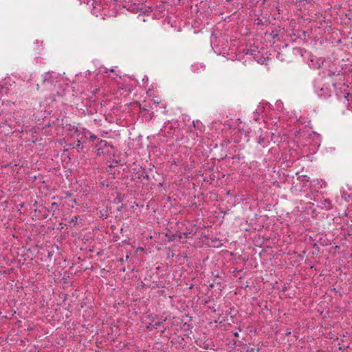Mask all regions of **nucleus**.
Masks as SVG:
<instances>
[{
  "label": "nucleus",
  "instance_id": "10",
  "mask_svg": "<svg viewBox=\"0 0 352 352\" xmlns=\"http://www.w3.org/2000/svg\"><path fill=\"white\" fill-rule=\"evenodd\" d=\"M257 142H258V144L261 145L263 147L266 146L267 145V144L269 143L268 140L266 138L263 137V136H259Z\"/></svg>",
  "mask_w": 352,
  "mask_h": 352
},
{
  "label": "nucleus",
  "instance_id": "5",
  "mask_svg": "<svg viewBox=\"0 0 352 352\" xmlns=\"http://www.w3.org/2000/svg\"><path fill=\"white\" fill-rule=\"evenodd\" d=\"M245 53L246 55L252 56V58L259 63L263 64L265 61V58L261 56V54L257 47L254 49H247Z\"/></svg>",
  "mask_w": 352,
  "mask_h": 352
},
{
  "label": "nucleus",
  "instance_id": "25",
  "mask_svg": "<svg viewBox=\"0 0 352 352\" xmlns=\"http://www.w3.org/2000/svg\"><path fill=\"white\" fill-rule=\"evenodd\" d=\"M129 258V254H127V255L126 256L125 260H127Z\"/></svg>",
  "mask_w": 352,
  "mask_h": 352
},
{
  "label": "nucleus",
  "instance_id": "3",
  "mask_svg": "<svg viewBox=\"0 0 352 352\" xmlns=\"http://www.w3.org/2000/svg\"><path fill=\"white\" fill-rule=\"evenodd\" d=\"M179 124L177 121L172 120L165 122L163 128L162 129L163 131L164 135L168 138L173 137L175 135V133L178 129Z\"/></svg>",
  "mask_w": 352,
  "mask_h": 352
},
{
  "label": "nucleus",
  "instance_id": "17",
  "mask_svg": "<svg viewBox=\"0 0 352 352\" xmlns=\"http://www.w3.org/2000/svg\"><path fill=\"white\" fill-rule=\"evenodd\" d=\"M192 69L193 72H196L197 69H198V68L197 67L196 65H192Z\"/></svg>",
  "mask_w": 352,
  "mask_h": 352
},
{
  "label": "nucleus",
  "instance_id": "29",
  "mask_svg": "<svg viewBox=\"0 0 352 352\" xmlns=\"http://www.w3.org/2000/svg\"><path fill=\"white\" fill-rule=\"evenodd\" d=\"M164 331H165V329L164 328L163 329H162V330H161V332H162V333H164Z\"/></svg>",
  "mask_w": 352,
  "mask_h": 352
},
{
  "label": "nucleus",
  "instance_id": "28",
  "mask_svg": "<svg viewBox=\"0 0 352 352\" xmlns=\"http://www.w3.org/2000/svg\"><path fill=\"white\" fill-rule=\"evenodd\" d=\"M35 45H37L38 44V41H36L35 43H34Z\"/></svg>",
  "mask_w": 352,
  "mask_h": 352
},
{
  "label": "nucleus",
  "instance_id": "7",
  "mask_svg": "<svg viewBox=\"0 0 352 352\" xmlns=\"http://www.w3.org/2000/svg\"><path fill=\"white\" fill-rule=\"evenodd\" d=\"M318 207L321 209L329 210L332 208L331 201L329 199H324L319 202Z\"/></svg>",
  "mask_w": 352,
  "mask_h": 352
},
{
  "label": "nucleus",
  "instance_id": "13",
  "mask_svg": "<svg viewBox=\"0 0 352 352\" xmlns=\"http://www.w3.org/2000/svg\"><path fill=\"white\" fill-rule=\"evenodd\" d=\"M283 102L281 101H277L276 103V107L278 111H280L283 108Z\"/></svg>",
  "mask_w": 352,
  "mask_h": 352
},
{
  "label": "nucleus",
  "instance_id": "27",
  "mask_svg": "<svg viewBox=\"0 0 352 352\" xmlns=\"http://www.w3.org/2000/svg\"><path fill=\"white\" fill-rule=\"evenodd\" d=\"M234 336H236V337H237V336H239V334H238V333H234Z\"/></svg>",
  "mask_w": 352,
  "mask_h": 352
},
{
  "label": "nucleus",
  "instance_id": "30",
  "mask_svg": "<svg viewBox=\"0 0 352 352\" xmlns=\"http://www.w3.org/2000/svg\"><path fill=\"white\" fill-rule=\"evenodd\" d=\"M110 71H111V72H114V69H110Z\"/></svg>",
  "mask_w": 352,
  "mask_h": 352
},
{
  "label": "nucleus",
  "instance_id": "19",
  "mask_svg": "<svg viewBox=\"0 0 352 352\" xmlns=\"http://www.w3.org/2000/svg\"><path fill=\"white\" fill-rule=\"evenodd\" d=\"M291 334V331L290 330H287L286 332H285V335L286 336H289Z\"/></svg>",
  "mask_w": 352,
  "mask_h": 352
},
{
  "label": "nucleus",
  "instance_id": "2",
  "mask_svg": "<svg viewBox=\"0 0 352 352\" xmlns=\"http://www.w3.org/2000/svg\"><path fill=\"white\" fill-rule=\"evenodd\" d=\"M62 79V76L54 72H45L43 75V82L46 86L56 87V85H59Z\"/></svg>",
  "mask_w": 352,
  "mask_h": 352
},
{
  "label": "nucleus",
  "instance_id": "16",
  "mask_svg": "<svg viewBox=\"0 0 352 352\" xmlns=\"http://www.w3.org/2000/svg\"><path fill=\"white\" fill-rule=\"evenodd\" d=\"M77 221H78V217H77V216H74V217H72V222L76 223V222H77Z\"/></svg>",
  "mask_w": 352,
  "mask_h": 352
},
{
  "label": "nucleus",
  "instance_id": "26",
  "mask_svg": "<svg viewBox=\"0 0 352 352\" xmlns=\"http://www.w3.org/2000/svg\"><path fill=\"white\" fill-rule=\"evenodd\" d=\"M120 261L121 263H123V262L124 261V258H120Z\"/></svg>",
  "mask_w": 352,
  "mask_h": 352
},
{
  "label": "nucleus",
  "instance_id": "24",
  "mask_svg": "<svg viewBox=\"0 0 352 352\" xmlns=\"http://www.w3.org/2000/svg\"><path fill=\"white\" fill-rule=\"evenodd\" d=\"M129 258V254H127V255L126 256L125 260H127Z\"/></svg>",
  "mask_w": 352,
  "mask_h": 352
},
{
  "label": "nucleus",
  "instance_id": "20",
  "mask_svg": "<svg viewBox=\"0 0 352 352\" xmlns=\"http://www.w3.org/2000/svg\"><path fill=\"white\" fill-rule=\"evenodd\" d=\"M75 132H76V133H78V136H79V135H80V134H79V132H80V131H79V130L76 129V131H75Z\"/></svg>",
  "mask_w": 352,
  "mask_h": 352
},
{
  "label": "nucleus",
  "instance_id": "23",
  "mask_svg": "<svg viewBox=\"0 0 352 352\" xmlns=\"http://www.w3.org/2000/svg\"><path fill=\"white\" fill-rule=\"evenodd\" d=\"M211 44H212V45H215V44H214V41L211 40Z\"/></svg>",
  "mask_w": 352,
  "mask_h": 352
},
{
  "label": "nucleus",
  "instance_id": "15",
  "mask_svg": "<svg viewBox=\"0 0 352 352\" xmlns=\"http://www.w3.org/2000/svg\"><path fill=\"white\" fill-rule=\"evenodd\" d=\"M81 145H82V142H80V140L78 139L77 141L74 142L73 147L74 148L80 147Z\"/></svg>",
  "mask_w": 352,
  "mask_h": 352
},
{
  "label": "nucleus",
  "instance_id": "21",
  "mask_svg": "<svg viewBox=\"0 0 352 352\" xmlns=\"http://www.w3.org/2000/svg\"><path fill=\"white\" fill-rule=\"evenodd\" d=\"M305 180H306L307 182H309V177H307V176H305Z\"/></svg>",
  "mask_w": 352,
  "mask_h": 352
},
{
  "label": "nucleus",
  "instance_id": "18",
  "mask_svg": "<svg viewBox=\"0 0 352 352\" xmlns=\"http://www.w3.org/2000/svg\"><path fill=\"white\" fill-rule=\"evenodd\" d=\"M100 72H104V73H107L108 72V69L107 68H104L103 69H101L100 71Z\"/></svg>",
  "mask_w": 352,
  "mask_h": 352
},
{
  "label": "nucleus",
  "instance_id": "12",
  "mask_svg": "<svg viewBox=\"0 0 352 352\" xmlns=\"http://www.w3.org/2000/svg\"><path fill=\"white\" fill-rule=\"evenodd\" d=\"M130 85L124 87L125 89H127L129 91H131L133 89V87L136 86V81L135 80H130Z\"/></svg>",
  "mask_w": 352,
  "mask_h": 352
},
{
  "label": "nucleus",
  "instance_id": "1",
  "mask_svg": "<svg viewBox=\"0 0 352 352\" xmlns=\"http://www.w3.org/2000/svg\"><path fill=\"white\" fill-rule=\"evenodd\" d=\"M314 91L319 98L326 99L329 98L333 93L340 100L349 101L350 94L344 84L334 82L331 77L323 80H316L314 82Z\"/></svg>",
  "mask_w": 352,
  "mask_h": 352
},
{
  "label": "nucleus",
  "instance_id": "4",
  "mask_svg": "<svg viewBox=\"0 0 352 352\" xmlns=\"http://www.w3.org/2000/svg\"><path fill=\"white\" fill-rule=\"evenodd\" d=\"M271 104L270 103H260L258 108L253 112V113L255 115L254 120H258V118L256 117V115L260 113H265V116H268L269 111L270 110Z\"/></svg>",
  "mask_w": 352,
  "mask_h": 352
},
{
  "label": "nucleus",
  "instance_id": "8",
  "mask_svg": "<svg viewBox=\"0 0 352 352\" xmlns=\"http://www.w3.org/2000/svg\"><path fill=\"white\" fill-rule=\"evenodd\" d=\"M107 146V142L106 140H100L98 144L96 146V155H100L104 152V148Z\"/></svg>",
  "mask_w": 352,
  "mask_h": 352
},
{
  "label": "nucleus",
  "instance_id": "11",
  "mask_svg": "<svg viewBox=\"0 0 352 352\" xmlns=\"http://www.w3.org/2000/svg\"><path fill=\"white\" fill-rule=\"evenodd\" d=\"M164 321L165 320H164L163 321L155 322L154 324H151L150 325L151 326V328L157 329L161 326L163 327Z\"/></svg>",
  "mask_w": 352,
  "mask_h": 352
},
{
  "label": "nucleus",
  "instance_id": "9",
  "mask_svg": "<svg viewBox=\"0 0 352 352\" xmlns=\"http://www.w3.org/2000/svg\"><path fill=\"white\" fill-rule=\"evenodd\" d=\"M88 135L89 138L91 141L99 140L96 135L91 134L89 131L83 129V136H85V138H88Z\"/></svg>",
  "mask_w": 352,
  "mask_h": 352
},
{
  "label": "nucleus",
  "instance_id": "14",
  "mask_svg": "<svg viewBox=\"0 0 352 352\" xmlns=\"http://www.w3.org/2000/svg\"><path fill=\"white\" fill-rule=\"evenodd\" d=\"M349 195L346 192H343L342 194V198L343 199H344L346 201H349Z\"/></svg>",
  "mask_w": 352,
  "mask_h": 352
},
{
  "label": "nucleus",
  "instance_id": "6",
  "mask_svg": "<svg viewBox=\"0 0 352 352\" xmlns=\"http://www.w3.org/2000/svg\"><path fill=\"white\" fill-rule=\"evenodd\" d=\"M310 187L314 190L324 188L327 187V182L322 179H313L310 182Z\"/></svg>",
  "mask_w": 352,
  "mask_h": 352
},
{
  "label": "nucleus",
  "instance_id": "22",
  "mask_svg": "<svg viewBox=\"0 0 352 352\" xmlns=\"http://www.w3.org/2000/svg\"><path fill=\"white\" fill-rule=\"evenodd\" d=\"M200 67H201V69H202L204 70V68H205V66H204V65H200Z\"/></svg>",
  "mask_w": 352,
  "mask_h": 352
}]
</instances>
